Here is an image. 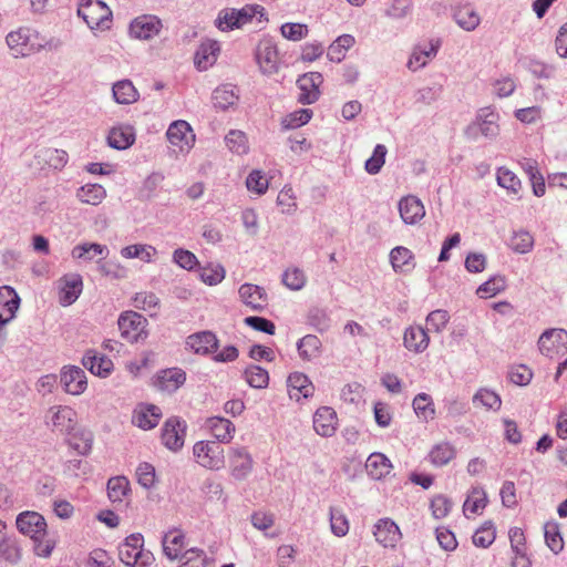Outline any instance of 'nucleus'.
<instances>
[{
	"label": "nucleus",
	"mask_w": 567,
	"mask_h": 567,
	"mask_svg": "<svg viewBox=\"0 0 567 567\" xmlns=\"http://www.w3.org/2000/svg\"><path fill=\"white\" fill-rule=\"evenodd\" d=\"M6 41L16 58L29 56L43 49H58L60 44L54 39L44 41L35 30L30 28H19L16 31H11L7 35Z\"/></svg>",
	"instance_id": "f257e3e1"
},
{
	"label": "nucleus",
	"mask_w": 567,
	"mask_h": 567,
	"mask_svg": "<svg viewBox=\"0 0 567 567\" xmlns=\"http://www.w3.org/2000/svg\"><path fill=\"white\" fill-rule=\"evenodd\" d=\"M257 14L265 16V9L259 4H246L241 9L225 8L219 11L215 25L223 32L239 29Z\"/></svg>",
	"instance_id": "f03ea898"
},
{
	"label": "nucleus",
	"mask_w": 567,
	"mask_h": 567,
	"mask_svg": "<svg viewBox=\"0 0 567 567\" xmlns=\"http://www.w3.org/2000/svg\"><path fill=\"white\" fill-rule=\"evenodd\" d=\"M79 17H81L91 30L110 29L112 23V11L101 0H87L84 4H81L78 10Z\"/></svg>",
	"instance_id": "7ed1b4c3"
},
{
	"label": "nucleus",
	"mask_w": 567,
	"mask_h": 567,
	"mask_svg": "<svg viewBox=\"0 0 567 567\" xmlns=\"http://www.w3.org/2000/svg\"><path fill=\"white\" fill-rule=\"evenodd\" d=\"M195 461L203 467L218 471L225 465L224 449L216 441H199L193 447Z\"/></svg>",
	"instance_id": "20e7f679"
},
{
	"label": "nucleus",
	"mask_w": 567,
	"mask_h": 567,
	"mask_svg": "<svg viewBox=\"0 0 567 567\" xmlns=\"http://www.w3.org/2000/svg\"><path fill=\"white\" fill-rule=\"evenodd\" d=\"M498 117V114L491 107L481 109L476 114L475 121L466 127V136L472 140L477 138L478 135L487 138L496 137L499 132Z\"/></svg>",
	"instance_id": "39448f33"
},
{
	"label": "nucleus",
	"mask_w": 567,
	"mask_h": 567,
	"mask_svg": "<svg viewBox=\"0 0 567 567\" xmlns=\"http://www.w3.org/2000/svg\"><path fill=\"white\" fill-rule=\"evenodd\" d=\"M121 336L131 343L140 342L146 339L145 330L147 320L135 311H124L117 320Z\"/></svg>",
	"instance_id": "423d86ee"
},
{
	"label": "nucleus",
	"mask_w": 567,
	"mask_h": 567,
	"mask_svg": "<svg viewBox=\"0 0 567 567\" xmlns=\"http://www.w3.org/2000/svg\"><path fill=\"white\" fill-rule=\"evenodd\" d=\"M47 424H52L53 430L69 435L76 427V412L66 405L52 406L47 415Z\"/></svg>",
	"instance_id": "0eeeda50"
},
{
	"label": "nucleus",
	"mask_w": 567,
	"mask_h": 567,
	"mask_svg": "<svg viewBox=\"0 0 567 567\" xmlns=\"http://www.w3.org/2000/svg\"><path fill=\"white\" fill-rule=\"evenodd\" d=\"M538 348L542 354L553 358L567 350V331L564 329H549L543 332L538 339Z\"/></svg>",
	"instance_id": "6e6552de"
},
{
	"label": "nucleus",
	"mask_w": 567,
	"mask_h": 567,
	"mask_svg": "<svg viewBox=\"0 0 567 567\" xmlns=\"http://www.w3.org/2000/svg\"><path fill=\"white\" fill-rule=\"evenodd\" d=\"M17 528L23 535L30 536L32 539H38L39 536H45L47 522L44 517L37 512L20 513L16 520Z\"/></svg>",
	"instance_id": "1a4fd4ad"
},
{
	"label": "nucleus",
	"mask_w": 567,
	"mask_h": 567,
	"mask_svg": "<svg viewBox=\"0 0 567 567\" xmlns=\"http://www.w3.org/2000/svg\"><path fill=\"white\" fill-rule=\"evenodd\" d=\"M323 78L319 72L306 73L297 80V86L300 90L298 102L306 104H313L320 96L319 86L322 84Z\"/></svg>",
	"instance_id": "9d476101"
},
{
	"label": "nucleus",
	"mask_w": 567,
	"mask_h": 567,
	"mask_svg": "<svg viewBox=\"0 0 567 567\" xmlns=\"http://www.w3.org/2000/svg\"><path fill=\"white\" fill-rule=\"evenodd\" d=\"M278 51L271 39H262L256 49V61L264 74H274L278 71Z\"/></svg>",
	"instance_id": "9b49d317"
},
{
	"label": "nucleus",
	"mask_w": 567,
	"mask_h": 567,
	"mask_svg": "<svg viewBox=\"0 0 567 567\" xmlns=\"http://www.w3.org/2000/svg\"><path fill=\"white\" fill-rule=\"evenodd\" d=\"M162 21L156 16L144 14L135 18L130 24V33L133 38L150 40L162 30Z\"/></svg>",
	"instance_id": "f8f14e48"
},
{
	"label": "nucleus",
	"mask_w": 567,
	"mask_h": 567,
	"mask_svg": "<svg viewBox=\"0 0 567 567\" xmlns=\"http://www.w3.org/2000/svg\"><path fill=\"white\" fill-rule=\"evenodd\" d=\"M83 289V280L79 274H69L59 280V302L66 307L76 301Z\"/></svg>",
	"instance_id": "ddd939ff"
},
{
	"label": "nucleus",
	"mask_w": 567,
	"mask_h": 567,
	"mask_svg": "<svg viewBox=\"0 0 567 567\" xmlns=\"http://www.w3.org/2000/svg\"><path fill=\"white\" fill-rule=\"evenodd\" d=\"M373 535L385 548H394L402 538L399 526L391 518L379 519L374 525Z\"/></svg>",
	"instance_id": "4468645a"
},
{
	"label": "nucleus",
	"mask_w": 567,
	"mask_h": 567,
	"mask_svg": "<svg viewBox=\"0 0 567 567\" xmlns=\"http://www.w3.org/2000/svg\"><path fill=\"white\" fill-rule=\"evenodd\" d=\"M239 298L244 305L252 311H262L268 305L266 290L254 284H243L238 290Z\"/></svg>",
	"instance_id": "2eb2a0df"
},
{
	"label": "nucleus",
	"mask_w": 567,
	"mask_h": 567,
	"mask_svg": "<svg viewBox=\"0 0 567 567\" xmlns=\"http://www.w3.org/2000/svg\"><path fill=\"white\" fill-rule=\"evenodd\" d=\"M167 140L181 151L189 148L195 141V135L190 125L183 120L173 122L166 132Z\"/></svg>",
	"instance_id": "dca6fc26"
},
{
	"label": "nucleus",
	"mask_w": 567,
	"mask_h": 567,
	"mask_svg": "<svg viewBox=\"0 0 567 567\" xmlns=\"http://www.w3.org/2000/svg\"><path fill=\"white\" fill-rule=\"evenodd\" d=\"M218 344L216 334L208 330L193 333L186 338V346L196 354L207 355L215 353Z\"/></svg>",
	"instance_id": "f3484780"
},
{
	"label": "nucleus",
	"mask_w": 567,
	"mask_h": 567,
	"mask_svg": "<svg viewBox=\"0 0 567 567\" xmlns=\"http://www.w3.org/2000/svg\"><path fill=\"white\" fill-rule=\"evenodd\" d=\"M229 464L231 468V475L236 480L246 478L254 465V461L246 447H234L229 452Z\"/></svg>",
	"instance_id": "a211bd4d"
},
{
	"label": "nucleus",
	"mask_w": 567,
	"mask_h": 567,
	"mask_svg": "<svg viewBox=\"0 0 567 567\" xmlns=\"http://www.w3.org/2000/svg\"><path fill=\"white\" fill-rule=\"evenodd\" d=\"M61 383L63 384L64 390L72 395L83 393L87 386L84 370L75 365L64 368L62 370Z\"/></svg>",
	"instance_id": "6ab92c4d"
},
{
	"label": "nucleus",
	"mask_w": 567,
	"mask_h": 567,
	"mask_svg": "<svg viewBox=\"0 0 567 567\" xmlns=\"http://www.w3.org/2000/svg\"><path fill=\"white\" fill-rule=\"evenodd\" d=\"M186 426L178 419H168L162 429V442L171 451H178L184 445Z\"/></svg>",
	"instance_id": "aec40b11"
},
{
	"label": "nucleus",
	"mask_w": 567,
	"mask_h": 567,
	"mask_svg": "<svg viewBox=\"0 0 567 567\" xmlns=\"http://www.w3.org/2000/svg\"><path fill=\"white\" fill-rule=\"evenodd\" d=\"M143 536L141 534H132L118 546V557L125 565L135 567L140 561L141 548L143 547Z\"/></svg>",
	"instance_id": "412c9836"
},
{
	"label": "nucleus",
	"mask_w": 567,
	"mask_h": 567,
	"mask_svg": "<svg viewBox=\"0 0 567 567\" xmlns=\"http://www.w3.org/2000/svg\"><path fill=\"white\" fill-rule=\"evenodd\" d=\"M337 413L330 406L319 408L313 415V429L323 436L330 437L337 430Z\"/></svg>",
	"instance_id": "4be33fe9"
},
{
	"label": "nucleus",
	"mask_w": 567,
	"mask_h": 567,
	"mask_svg": "<svg viewBox=\"0 0 567 567\" xmlns=\"http://www.w3.org/2000/svg\"><path fill=\"white\" fill-rule=\"evenodd\" d=\"M186 381V373L178 368H171L162 370L157 373L155 379V386L168 393L175 392Z\"/></svg>",
	"instance_id": "5701e85b"
},
{
	"label": "nucleus",
	"mask_w": 567,
	"mask_h": 567,
	"mask_svg": "<svg viewBox=\"0 0 567 567\" xmlns=\"http://www.w3.org/2000/svg\"><path fill=\"white\" fill-rule=\"evenodd\" d=\"M162 417V411L154 404H143L134 411L132 422L143 430L155 427Z\"/></svg>",
	"instance_id": "b1692460"
},
{
	"label": "nucleus",
	"mask_w": 567,
	"mask_h": 567,
	"mask_svg": "<svg viewBox=\"0 0 567 567\" xmlns=\"http://www.w3.org/2000/svg\"><path fill=\"white\" fill-rule=\"evenodd\" d=\"M400 216L405 224H415L425 215L422 202L412 195L403 197L399 202Z\"/></svg>",
	"instance_id": "393cba45"
},
{
	"label": "nucleus",
	"mask_w": 567,
	"mask_h": 567,
	"mask_svg": "<svg viewBox=\"0 0 567 567\" xmlns=\"http://www.w3.org/2000/svg\"><path fill=\"white\" fill-rule=\"evenodd\" d=\"M19 297L14 289L4 286L0 288V323H8L14 318L19 308Z\"/></svg>",
	"instance_id": "a878e982"
},
{
	"label": "nucleus",
	"mask_w": 567,
	"mask_h": 567,
	"mask_svg": "<svg viewBox=\"0 0 567 567\" xmlns=\"http://www.w3.org/2000/svg\"><path fill=\"white\" fill-rule=\"evenodd\" d=\"M83 365L93 374L105 378L113 370V362L105 355L97 354L94 350L85 352L82 359Z\"/></svg>",
	"instance_id": "bb28decb"
},
{
	"label": "nucleus",
	"mask_w": 567,
	"mask_h": 567,
	"mask_svg": "<svg viewBox=\"0 0 567 567\" xmlns=\"http://www.w3.org/2000/svg\"><path fill=\"white\" fill-rule=\"evenodd\" d=\"M429 334L421 326H411L405 329L403 343L408 350L421 353L429 347Z\"/></svg>",
	"instance_id": "cd10ccee"
},
{
	"label": "nucleus",
	"mask_w": 567,
	"mask_h": 567,
	"mask_svg": "<svg viewBox=\"0 0 567 567\" xmlns=\"http://www.w3.org/2000/svg\"><path fill=\"white\" fill-rule=\"evenodd\" d=\"M219 50L220 47L217 41L207 40L202 42L194 58V62L197 69L203 71L212 66L217 60V54L219 53Z\"/></svg>",
	"instance_id": "c85d7f7f"
},
{
	"label": "nucleus",
	"mask_w": 567,
	"mask_h": 567,
	"mask_svg": "<svg viewBox=\"0 0 567 567\" xmlns=\"http://www.w3.org/2000/svg\"><path fill=\"white\" fill-rule=\"evenodd\" d=\"M289 388V395L291 399L299 400L300 396L305 399L312 396L313 394V384L309 380V378L301 372H293L288 377L287 380Z\"/></svg>",
	"instance_id": "c756f323"
},
{
	"label": "nucleus",
	"mask_w": 567,
	"mask_h": 567,
	"mask_svg": "<svg viewBox=\"0 0 567 567\" xmlns=\"http://www.w3.org/2000/svg\"><path fill=\"white\" fill-rule=\"evenodd\" d=\"M207 426L216 437V442L229 443L235 433V424L225 417L213 416L207 420Z\"/></svg>",
	"instance_id": "7c9ffc66"
},
{
	"label": "nucleus",
	"mask_w": 567,
	"mask_h": 567,
	"mask_svg": "<svg viewBox=\"0 0 567 567\" xmlns=\"http://www.w3.org/2000/svg\"><path fill=\"white\" fill-rule=\"evenodd\" d=\"M365 468L373 480H381L390 474L392 463L384 454L374 452L367 458Z\"/></svg>",
	"instance_id": "2f4dec72"
},
{
	"label": "nucleus",
	"mask_w": 567,
	"mask_h": 567,
	"mask_svg": "<svg viewBox=\"0 0 567 567\" xmlns=\"http://www.w3.org/2000/svg\"><path fill=\"white\" fill-rule=\"evenodd\" d=\"M238 99L239 96L236 92V86L233 84H224L216 87L212 96L214 106L223 111L234 106Z\"/></svg>",
	"instance_id": "473e14b6"
},
{
	"label": "nucleus",
	"mask_w": 567,
	"mask_h": 567,
	"mask_svg": "<svg viewBox=\"0 0 567 567\" xmlns=\"http://www.w3.org/2000/svg\"><path fill=\"white\" fill-rule=\"evenodd\" d=\"M184 534L178 529L167 532L163 537L164 554L171 559L182 558L184 549Z\"/></svg>",
	"instance_id": "72a5a7b5"
},
{
	"label": "nucleus",
	"mask_w": 567,
	"mask_h": 567,
	"mask_svg": "<svg viewBox=\"0 0 567 567\" xmlns=\"http://www.w3.org/2000/svg\"><path fill=\"white\" fill-rule=\"evenodd\" d=\"M134 141L135 135L131 126L114 127L110 131L107 136L109 145L115 150H126Z\"/></svg>",
	"instance_id": "f704fd0d"
},
{
	"label": "nucleus",
	"mask_w": 567,
	"mask_h": 567,
	"mask_svg": "<svg viewBox=\"0 0 567 567\" xmlns=\"http://www.w3.org/2000/svg\"><path fill=\"white\" fill-rule=\"evenodd\" d=\"M109 255V248L105 245L97 243H83L73 247L71 256L74 259H83L91 261L95 256L106 257Z\"/></svg>",
	"instance_id": "c9c22d12"
},
{
	"label": "nucleus",
	"mask_w": 567,
	"mask_h": 567,
	"mask_svg": "<svg viewBox=\"0 0 567 567\" xmlns=\"http://www.w3.org/2000/svg\"><path fill=\"white\" fill-rule=\"evenodd\" d=\"M113 97L118 104H132L138 100V92L130 80H121L113 84Z\"/></svg>",
	"instance_id": "e433bc0d"
},
{
	"label": "nucleus",
	"mask_w": 567,
	"mask_h": 567,
	"mask_svg": "<svg viewBox=\"0 0 567 567\" xmlns=\"http://www.w3.org/2000/svg\"><path fill=\"white\" fill-rule=\"evenodd\" d=\"M69 444L79 454L86 455L90 453L93 443V434L85 429H76L69 434Z\"/></svg>",
	"instance_id": "4c0bfd02"
},
{
	"label": "nucleus",
	"mask_w": 567,
	"mask_h": 567,
	"mask_svg": "<svg viewBox=\"0 0 567 567\" xmlns=\"http://www.w3.org/2000/svg\"><path fill=\"white\" fill-rule=\"evenodd\" d=\"M130 491V482L125 476H114L107 481V496L112 503L123 502Z\"/></svg>",
	"instance_id": "58836bf2"
},
{
	"label": "nucleus",
	"mask_w": 567,
	"mask_h": 567,
	"mask_svg": "<svg viewBox=\"0 0 567 567\" xmlns=\"http://www.w3.org/2000/svg\"><path fill=\"white\" fill-rule=\"evenodd\" d=\"M439 45H440V43H439V41H436V42H430L423 49L416 48L414 50L411 59L409 60L408 66L413 70L425 66L427 61L436 55Z\"/></svg>",
	"instance_id": "ea45409f"
},
{
	"label": "nucleus",
	"mask_w": 567,
	"mask_h": 567,
	"mask_svg": "<svg viewBox=\"0 0 567 567\" xmlns=\"http://www.w3.org/2000/svg\"><path fill=\"white\" fill-rule=\"evenodd\" d=\"M105 196L104 187L99 184H86L76 192L79 200L90 205H99Z\"/></svg>",
	"instance_id": "a19ab883"
},
{
	"label": "nucleus",
	"mask_w": 567,
	"mask_h": 567,
	"mask_svg": "<svg viewBox=\"0 0 567 567\" xmlns=\"http://www.w3.org/2000/svg\"><path fill=\"white\" fill-rule=\"evenodd\" d=\"M320 348L321 341L317 336L313 334L305 336L297 343L299 355L303 360L308 361L316 358L319 354Z\"/></svg>",
	"instance_id": "79ce46f5"
},
{
	"label": "nucleus",
	"mask_w": 567,
	"mask_h": 567,
	"mask_svg": "<svg viewBox=\"0 0 567 567\" xmlns=\"http://www.w3.org/2000/svg\"><path fill=\"white\" fill-rule=\"evenodd\" d=\"M247 383L255 389H265L269 383L268 371L259 365L251 364L244 372Z\"/></svg>",
	"instance_id": "37998d69"
},
{
	"label": "nucleus",
	"mask_w": 567,
	"mask_h": 567,
	"mask_svg": "<svg viewBox=\"0 0 567 567\" xmlns=\"http://www.w3.org/2000/svg\"><path fill=\"white\" fill-rule=\"evenodd\" d=\"M487 504V497L483 488L475 487L472 489L471 494L467 496L463 511L464 514H478L482 509L485 508Z\"/></svg>",
	"instance_id": "c03bdc74"
},
{
	"label": "nucleus",
	"mask_w": 567,
	"mask_h": 567,
	"mask_svg": "<svg viewBox=\"0 0 567 567\" xmlns=\"http://www.w3.org/2000/svg\"><path fill=\"white\" fill-rule=\"evenodd\" d=\"M454 19L455 22L466 31L476 29L481 21L478 13L470 7L458 9L454 13Z\"/></svg>",
	"instance_id": "a18cd8bd"
},
{
	"label": "nucleus",
	"mask_w": 567,
	"mask_h": 567,
	"mask_svg": "<svg viewBox=\"0 0 567 567\" xmlns=\"http://www.w3.org/2000/svg\"><path fill=\"white\" fill-rule=\"evenodd\" d=\"M413 254L410 249L398 246L393 248L390 252V261L394 269V271H404L406 267L412 265Z\"/></svg>",
	"instance_id": "49530a36"
},
{
	"label": "nucleus",
	"mask_w": 567,
	"mask_h": 567,
	"mask_svg": "<svg viewBox=\"0 0 567 567\" xmlns=\"http://www.w3.org/2000/svg\"><path fill=\"white\" fill-rule=\"evenodd\" d=\"M413 409L415 414L424 420L429 421L434 417L435 410L432 399L426 393H419L413 400Z\"/></svg>",
	"instance_id": "de8ad7c7"
},
{
	"label": "nucleus",
	"mask_w": 567,
	"mask_h": 567,
	"mask_svg": "<svg viewBox=\"0 0 567 567\" xmlns=\"http://www.w3.org/2000/svg\"><path fill=\"white\" fill-rule=\"evenodd\" d=\"M312 117L310 109H300L286 115L281 120L282 130H293L306 125Z\"/></svg>",
	"instance_id": "09e8293b"
},
{
	"label": "nucleus",
	"mask_w": 567,
	"mask_h": 567,
	"mask_svg": "<svg viewBox=\"0 0 567 567\" xmlns=\"http://www.w3.org/2000/svg\"><path fill=\"white\" fill-rule=\"evenodd\" d=\"M156 254V249L150 245H130L121 249L124 258H140L143 261L151 262L152 257Z\"/></svg>",
	"instance_id": "8fccbe9b"
},
{
	"label": "nucleus",
	"mask_w": 567,
	"mask_h": 567,
	"mask_svg": "<svg viewBox=\"0 0 567 567\" xmlns=\"http://www.w3.org/2000/svg\"><path fill=\"white\" fill-rule=\"evenodd\" d=\"M455 456V450L450 443H440L430 452V460L436 466L446 465Z\"/></svg>",
	"instance_id": "3c124183"
},
{
	"label": "nucleus",
	"mask_w": 567,
	"mask_h": 567,
	"mask_svg": "<svg viewBox=\"0 0 567 567\" xmlns=\"http://www.w3.org/2000/svg\"><path fill=\"white\" fill-rule=\"evenodd\" d=\"M307 278L300 268H288L282 274V284L290 290H301L306 285Z\"/></svg>",
	"instance_id": "603ef678"
},
{
	"label": "nucleus",
	"mask_w": 567,
	"mask_h": 567,
	"mask_svg": "<svg viewBox=\"0 0 567 567\" xmlns=\"http://www.w3.org/2000/svg\"><path fill=\"white\" fill-rule=\"evenodd\" d=\"M473 403L497 411L501 409L502 400L497 393L488 389H480L473 396Z\"/></svg>",
	"instance_id": "864d4df0"
},
{
	"label": "nucleus",
	"mask_w": 567,
	"mask_h": 567,
	"mask_svg": "<svg viewBox=\"0 0 567 567\" xmlns=\"http://www.w3.org/2000/svg\"><path fill=\"white\" fill-rule=\"evenodd\" d=\"M495 528L492 522L484 523L473 535V544L477 547L487 548L495 540Z\"/></svg>",
	"instance_id": "5fc2aeb1"
},
{
	"label": "nucleus",
	"mask_w": 567,
	"mask_h": 567,
	"mask_svg": "<svg viewBox=\"0 0 567 567\" xmlns=\"http://www.w3.org/2000/svg\"><path fill=\"white\" fill-rule=\"evenodd\" d=\"M40 157H42L47 164L54 169H62L69 159L68 153L58 148H45L40 152Z\"/></svg>",
	"instance_id": "6e6d98bb"
},
{
	"label": "nucleus",
	"mask_w": 567,
	"mask_h": 567,
	"mask_svg": "<svg viewBox=\"0 0 567 567\" xmlns=\"http://www.w3.org/2000/svg\"><path fill=\"white\" fill-rule=\"evenodd\" d=\"M228 148L236 154H246L248 152L247 136L244 132L233 130L225 137Z\"/></svg>",
	"instance_id": "4d7b16f0"
},
{
	"label": "nucleus",
	"mask_w": 567,
	"mask_h": 567,
	"mask_svg": "<svg viewBox=\"0 0 567 567\" xmlns=\"http://www.w3.org/2000/svg\"><path fill=\"white\" fill-rule=\"evenodd\" d=\"M308 323L319 332H324L330 328V317L326 309L311 308L308 312Z\"/></svg>",
	"instance_id": "13d9d810"
},
{
	"label": "nucleus",
	"mask_w": 567,
	"mask_h": 567,
	"mask_svg": "<svg viewBox=\"0 0 567 567\" xmlns=\"http://www.w3.org/2000/svg\"><path fill=\"white\" fill-rule=\"evenodd\" d=\"M0 558L10 564H17L21 559L20 548L14 538L7 537L0 542Z\"/></svg>",
	"instance_id": "bf43d9fd"
},
{
	"label": "nucleus",
	"mask_w": 567,
	"mask_h": 567,
	"mask_svg": "<svg viewBox=\"0 0 567 567\" xmlns=\"http://www.w3.org/2000/svg\"><path fill=\"white\" fill-rule=\"evenodd\" d=\"M386 153V147L383 144H378L372 156L365 161V171L371 175L378 174L384 165Z\"/></svg>",
	"instance_id": "052dcab7"
},
{
	"label": "nucleus",
	"mask_w": 567,
	"mask_h": 567,
	"mask_svg": "<svg viewBox=\"0 0 567 567\" xmlns=\"http://www.w3.org/2000/svg\"><path fill=\"white\" fill-rule=\"evenodd\" d=\"M505 279L502 276H494L489 280L482 284L478 288L476 293L481 298H489L494 297L498 292L503 291L505 289Z\"/></svg>",
	"instance_id": "680f3d73"
},
{
	"label": "nucleus",
	"mask_w": 567,
	"mask_h": 567,
	"mask_svg": "<svg viewBox=\"0 0 567 567\" xmlns=\"http://www.w3.org/2000/svg\"><path fill=\"white\" fill-rule=\"evenodd\" d=\"M330 526L331 532L338 537H342L348 534L349 523L341 509L334 507L330 508Z\"/></svg>",
	"instance_id": "e2e57ef3"
},
{
	"label": "nucleus",
	"mask_w": 567,
	"mask_h": 567,
	"mask_svg": "<svg viewBox=\"0 0 567 567\" xmlns=\"http://www.w3.org/2000/svg\"><path fill=\"white\" fill-rule=\"evenodd\" d=\"M450 321V315L444 309L431 311L426 317L427 329L441 333Z\"/></svg>",
	"instance_id": "0e129e2a"
},
{
	"label": "nucleus",
	"mask_w": 567,
	"mask_h": 567,
	"mask_svg": "<svg viewBox=\"0 0 567 567\" xmlns=\"http://www.w3.org/2000/svg\"><path fill=\"white\" fill-rule=\"evenodd\" d=\"M497 183L501 187L517 194L520 188L519 178L508 168L501 167L497 171Z\"/></svg>",
	"instance_id": "69168bd1"
},
{
	"label": "nucleus",
	"mask_w": 567,
	"mask_h": 567,
	"mask_svg": "<svg viewBox=\"0 0 567 567\" xmlns=\"http://www.w3.org/2000/svg\"><path fill=\"white\" fill-rule=\"evenodd\" d=\"M534 245V239L532 235L527 231H518L515 233L511 239V247L515 252L518 254H527L532 250Z\"/></svg>",
	"instance_id": "338daca9"
},
{
	"label": "nucleus",
	"mask_w": 567,
	"mask_h": 567,
	"mask_svg": "<svg viewBox=\"0 0 567 567\" xmlns=\"http://www.w3.org/2000/svg\"><path fill=\"white\" fill-rule=\"evenodd\" d=\"M182 559H185L181 567H206L205 560L206 556L202 549L190 548L185 550L182 556Z\"/></svg>",
	"instance_id": "774afa93"
}]
</instances>
